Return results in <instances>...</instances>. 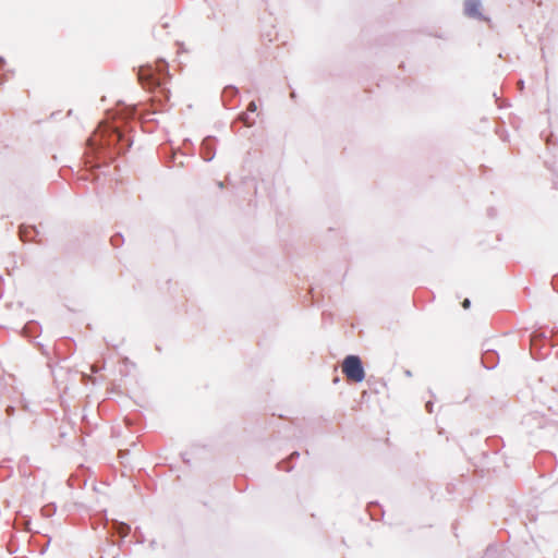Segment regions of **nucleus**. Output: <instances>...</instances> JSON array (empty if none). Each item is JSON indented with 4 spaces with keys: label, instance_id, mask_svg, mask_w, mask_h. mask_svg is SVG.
I'll use <instances>...</instances> for the list:
<instances>
[{
    "label": "nucleus",
    "instance_id": "f257e3e1",
    "mask_svg": "<svg viewBox=\"0 0 558 558\" xmlns=\"http://www.w3.org/2000/svg\"><path fill=\"white\" fill-rule=\"evenodd\" d=\"M341 368L349 381L361 383L365 378L362 361L357 355L345 356Z\"/></svg>",
    "mask_w": 558,
    "mask_h": 558
},
{
    "label": "nucleus",
    "instance_id": "f03ea898",
    "mask_svg": "<svg viewBox=\"0 0 558 558\" xmlns=\"http://www.w3.org/2000/svg\"><path fill=\"white\" fill-rule=\"evenodd\" d=\"M138 80L146 88H154L160 85V74L156 73L151 68H140Z\"/></svg>",
    "mask_w": 558,
    "mask_h": 558
},
{
    "label": "nucleus",
    "instance_id": "7ed1b4c3",
    "mask_svg": "<svg viewBox=\"0 0 558 558\" xmlns=\"http://www.w3.org/2000/svg\"><path fill=\"white\" fill-rule=\"evenodd\" d=\"M481 8L478 0H466L464 3V12L470 17H481Z\"/></svg>",
    "mask_w": 558,
    "mask_h": 558
},
{
    "label": "nucleus",
    "instance_id": "20e7f679",
    "mask_svg": "<svg viewBox=\"0 0 558 558\" xmlns=\"http://www.w3.org/2000/svg\"><path fill=\"white\" fill-rule=\"evenodd\" d=\"M31 232H32V229H28V228H26V227L22 226V227L20 228V238H21V240H22L23 242H28V241H31V240H32V238H31Z\"/></svg>",
    "mask_w": 558,
    "mask_h": 558
},
{
    "label": "nucleus",
    "instance_id": "39448f33",
    "mask_svg": "<svg viewBox=\"0 0 558 558\" xmlns=\"http://www.w3.org/2000/svg\"><path fill=\"white\" fill-rule=\"evenodd\" d=\"M470 305H471V302H470V300H469V299H465V300L462 302V306H463V308H465V310H466V308H469V307H470Z\"/></svg>",
    "mask_w": 558,
    "mask_h": 558
},
{
    "label": "nucleus",
    "instance_id": "423d86ee",
    "mask_svg": "<svg viewBox=\"0 0 558 558\" xmlns=\"http://www.w3.org/2000/svg\"><path fill=\"white\" fill-rule=\"evenodd\" d=\"M247 109H248L250 111H255V110H256V105H255V102H253V101H252V102L248 105Z\"/></svg>",
    "mask_w": 558,
    "mask_h": 558
},
{
    "label": "nucleus",
    "instance_id": "0eeeda50",
    "mask_svg": "<svg viewBox=\"0 0 558 558\" xmlns=\"http://www.w3.org/2000/svg\"><path fill=\"white\" fill-rule=\"evenodd\" d=\"M92 371H93V372H97V368H96V366H95V365H94V366H92Z\"/></svg>",
    "mask_w": 558,
    "mask_h": 558
}]
</instances>
